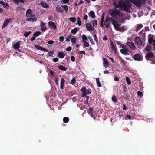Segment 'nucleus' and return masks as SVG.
<instances>
[{"mask_svg": "<svg viewBox=\"0 0 155 155\" xmlns=\"http://www.w3.org/2000/svg\"><path fill=\"white\" fill-rule=\"evenodd\" d=\"M132 3L138 6H140L142 4H144L147 0H130Z\"/></svg>", "mask_w": 155, "mask_h": 155, "instance_id": "3", "label": "nucleus"}, {"mask_svg": "<svg viewBox=\"0 0 155 155\" xmlns=\"http://www.w3.org/2000/svg\"><path fill=\"white\" fill-rule=\"evenodd\" d=\"M86 28L88 31H93L94 29V28L90 23H88L86 24Z\"/></svg>", "mask_w": 155, "mask_h": 155, "instance_id": "5", "label": "nucleus"}, {"mask_svg": "<svg viewBox=\"0 0 155 155\" xmlns=\"http://www.w3.org/2000/svg\"><path fill=\"white\" fill-rule=\"evenodd\" d=\"M151 47L150 45H147L143 50L144 52L149 51L151 50Z\"/></svg>", "mask_w": 155, "mask_h": 155, "instance_id": "24", "label": "nucleus"}, {"mask_svg": "<svg viewBox=\"0 0 155 155\" xmlns=\"http://www.w3.org/2000/svg\"><path fill=\"white\" fill-rule=\"evenodd\" d=\"M26 15L27 17H32L35 16V15H33L32 11L30 9L27 10Z\"/></svg>", "mask_w": 155, "mask_h": 155, "instance_id": "7", "label": "nucleus"}, {"mask_svg": "<svg viewBox=\"0 0 155 155\" xmlns=\"http://www.w3.org/2000/svg\"><path fill=\"white\" fill-rule=\"evenodd\" d=\"M64 40V37L63 36H60L59 37V41H60L62 42Z\"/></svg>", "mask_w": 155, "mask_h": 155, "instance_id": "58", "label": "nucleus"}, {"mask_svg": "<svg viewBox=\"0 0 155 155\" xmlns=\"http://www.w3.org/2000/svg\"><path fill=\"white\" fill-rule=\"evenodd\" d=\"M53 61L54 62H55L58 61V59L57 58H55L53 59Z\"/></svg>", "mask_w": 155, "mask_h": 155, "instance_id": "61", "label": "nucleus"}, {"mask_svg": "<svg viewBox=\"0 0 155 155\" xmlns=\"http://www.w3.org/2000/svg\"><path fill=\"white\" fill-rule=\"evenodd\" d=\"M84 43V45L85 47H88L89 46V44L86 41L83 42Z\"/></svg>", "mask_w": 155, "mask_h": 155, "instance_id": "42", "label": "nucleus"}, {"mask_svg": "<svg viewBox=\"0 0 155 155\" xmlns=\"http://www.w3.org/2000/svg\"><path fill=\"white\" fill-rule=\"evenodd\" d=\"M82 38L83 42L86 41V40L87 39V37L84 34L82 35Z\"/></svg>", "mask_w": 155, "mask_h": 155, "instance_id": "29", "label": "nucleus"}, {"mask_svg": "<svg viewBox=\"0 0 155 155\" xmlns=\"http://www.w3.org/2000/svg\"><path fill=\"white\" fill-rule=\"evenodd\" d=\"M89 15L90 17H92L93 18H94L95 17V13L93 11H91L89 13Z\"/></svg>", "mask_w": 155, "mask_h": 155, "instance_id": "25", "label": "nucleus"}, {"mask_svg": "<svg viewBox=\"0 0 155 155\" xmlns=\"http://www.w3.org/2000/svg\"><path fill=\"white\" fill-rule=\"evenodd\" d=\"M11 21V19H6L4 22L2 28H5Z\"/></svg>", "mask_w": 155, "mask_h": 155, "instance_id": "11", "label": "nucleus"}, {"mask_svg": "<svg viewBox=\"0 0 155 155\" xmlns=\"http://www.w3.org/2000/svg\"><path fill=\"white\" fill-rule=\"evenodd\" d=\"M58 68L61 70L65 71L67 70V68H66L62 65L58 66Z\"/></svg>", "mask_w": 155, "mask_h": 155, "instance_id": "28", "label": "nucleus"}, {"mask_svg": "<svg viewBox=\"0 0 155 155\" xmlns=\"http://www.w3.org/2000/svg\"><path fill=\"white\" fill-rule=\"evenodd\" d=\"M135 43L138 45H140L142 46H144L145 42L143 41H141L140 38L139 37H137L135 38Z\"/></svg>", "mask_w": 155, "mask_h": 155, "instance_id": "4", "label": "nucleus"}, {"mask_svg": "<svg viewBox=\"0 0 155 155\" xmlns=\"http://www.w3.org/2000/svg\"><path fill=\"white\" fill-rule=\"evenodd\" d=\"M65 82V80L64 78H61V84L60 86V88L61 90L64 89V83Z\"/></svg>", "mask_w": 155, "mask_h": 155, "instance_id": "17", "label": "nucleus"}, {"mask_svg": "<svg viewBox=\"0 0 155 155\" xmlns=\"http://www.w3.org/2000/svg\"><path fill=\"white\" fill-rule=\"evenodd\" d=\"M120 52L124 55H127L129 54V51L127 49H120Z\"/></svg>", "mask_w": 155, "mask_h": 155, "instance_id": "16", "label": "nucleus"}, {"mask_svg": "<svg viewBox=\"0 0 155 155\" xmlns=\"http://www.w3.org/2000/svg\"><path fill=\"white\" fill-rule=\"evenodd\" d=\"M35 47L38 50H41L42 47L37 45H35Z\"/></svg>", "mask_w": 155, "mask_h": 155, "instance_id": "44", "label": "nucleus"}, {"mask_svg": "<svg viewBox=\"0 0 155 155\" xmlns=\"http://www.w3.org/2000/svg\"><path fill=\"white\" fill-rule=\"evenodd\" d=\"M54 51H51L49 52L48 54L49 56H51L54 53Z\"/></svg>", "mask_w": 155, "mask_h": 155, "instance_id": "52", "label": "nucleus"}, {"mask_svg": "<svg viewBox=\"0 0 155 155\" xmlns=\"http://www.w3.org/2000/svg\"><path fill=\"white\" fill-rule=\"evenodd\" d=\"M109 13L113 18L119 21V22H118L113 18H110L111 23L116 31L122 32L127 29V28L126 26H121L120 23L123 22L126 19L129 20L130 18L129 16L124 14L117 8L110 10Z\"/></svg>", "mask_w": 155, "mask_h": 155, "instance_id": "1", "label": "nucleus"}, {"mask_svg": "<svg viewBox=\"0 0 155 155\" xmlns=\"http://www.w3.org/2000/svg\"><path fill=\"white\" fill-rule=\"evenodd\" d=\"M121 45V47L122 48V49H127L126 47V46L124 44H120Z\"/></svg>", "mask_w": 155, "mask_h": 155, "instance_id": "53", "label": "nucleus"}, {"mask_svg": "<svg viewBox=\"0 0 155 155\" xmlns=\"http://www.w3.org/2000/svg\"><path fill=\"white\" fill-rule=\"evenodd\" d=\"M0 3L2 4L4 7H7L8 6V4L7 3H5L3 1H0Z\"/></svg>", "mask_w": 155, "mask_h": 155, "instance_id": "31", "label": "nucleus"}, {"mask_svg": "<svg viewBox=\"0 0 155 155\" xmlns=\"http://www.w3.org/2000/svg\"><path fill=\"white\" fill-rule=\"evenodd\" d=\"M71 36L72 35H69L68 36L67 38H66V41L67 42L69 41L70 39V38H71Z\"/></svg>", "mask_w": 155, "mask_h": 155, "instance_id": "46", "label": "nucleus"}, {"mask_svg": "<svg viewBox=\"0 0 155 155\" xmlns=\"http://www.w3.org/2000/svg\"><path fill=\"white\" fill-rule=\"evenodd\" d=\"M89 114L90 115L91 117L93 118L94 120L96 119V118L94 117V112L92 107H90L89 108V111H88Z\"/></svg>", "mask_w": 155, "mask_h": 155, "instance_id": "8", "label": "nucleus"}, {"mask_svg": "<svg viewBox=\"0 0 155 155\" xmlns=\"http://www.w3.org/2000/svg\"><path fill=\"white\" fill-rule=\"evenodd\" d=\"M143 27V26L142 25H138L137 26V29H139Z\"/></svg>", "mask_w": 155, "mask_h": 155, "instance_id": "60", "label": "nucleus"}, {"mask_svg": "<svg viewBox=\"0 0 155 155\" xmlns=\"http://www.w3.org/2000/svg\"><path fill=\"white\" fill-rule=\"evenodd\" d=\"M143 15V12L142 11L139 12L138 13V16L140 17Z\"/></svg>", "mask_w": 155, "mask_h": 155, "instance_id": "56", "label": "nucleus"}, {"mask_svg": "<svg viewBox=\"0 0 155 155\" xmlns=\"http://www.w3.org/2000/svg\"><path fill=\"white\" fill-rule=\"evenodd\" d=\"M77 40L76 37L75 36H71V41L73 44H75Z\"/></svg>", "mask_w": 155, "mask_h": 155, "instance_id": "23", "label": "nucleus"}, {"mask_svg": "<svg viewBox=\"0 0 155 155\" xmlns=\"http://www.w3.org/2000/svg\"><path fill=\"white\" fill-rule=\"evenodd\" d=\"M61 7L64 8L65 11L67 12L68 11V7L67 5H61Z\"/></svg>", "mask_w": 155, "mask_h": 155, "instance_id": "32", "label": "nucleus"}, {"mask_svg": "<svg viewBox=\"0 0 155 155\" xmlns=\"http://www.w3.org/2000/svg\"><path fill=\"white\" fill-rule=\"evenodd\" d=\"M147 57L150 58H152L153 56V53L151 52H149L147 55Z\"/></svg>", "mask_w": 155, "mask_h": 155, "instance_id": "34", "label": "nucleus"}, {"mask_svg": "<svg viewBox=\"0 0 155 155\" xmlns=\"http://www.w3.org/2000/svg\"><path fill=\"white\" fill-rule=\"evenodd\" d=\"M48 26L51 28H53L54 29H56V26L55 23L52 22L50 21L48 23Z\"/></svg>", "mask_w": 155, "mask_h": 155, "instance_id": "14", "label": "nucleus"}, {"mask_svg": "<svg viewBox=\"0 0 155 155\" xmlns=\"http://www.w3.org/2000/svg\"><path fill=\"white\" fill-rule=\"evenodd\" d=\"M126 82L128 85H129L131 83V81L130 78H126Z\"/></svg>", "mask_w": 155, "mask_h": 155, "instance_id": "38", "label": "nucleus"}, {"mask_svg": "<svg viewBox=\"0 0 155 155\" xmlns=\"http://www.w3.org/2000/svg\"><path fill=\"white\" fill-rule=\"evenodd\" d=\"M75 78H73V79L71 80V82H70V84H74L76 82Z\"/></svg>", "mask_w": 155, "mask_h": 155, "instance_id": "45", "label": "nucleus"}, {"mask_svg": "<svg viewBox=\"0 0 155 155\" xmlns=\"http://www.w3.org/2000/svg\"><path fill=\"white\" fill-rule=\"evenodd\" d=\"M93 37L94 38V40L96 41V42H97V37L96 35H93Z\"/></svg>", "mask_w": 155, "mask_h": 155, "instance_id": "55", "label": "nucleus"}, {"mask_svg": "<svg viewBox=\"0 0 155 155\" xmlns=\"http://www.w3.org/2000/svg\"><path fill=\"white\" fill-rule=\"evenodd\" d=\"M112 18L110 17L107 18L104 22V25L106 28H108L109 26L110 22H111V21L110 19Z\"/></svg>", "mask_w": 155, "mask_h": 155, "instance_id": "9", "label": "nucleus"}, {"mask_svg": "<svg viewBox=\"0 0 155 155\" xmlns=\"http://www.w3.org/2000/svg\"><path fill=\"white\" fill-rule=\"evenodd\" d=\"M79 30V28H75L74 29L71 30V33L74 34L76 33Z\"/></svg>", "mask_w": 155, "mask_h": 155, "instance_id": "26", "label": "nucleus"}, {"mask_svg": "<svg viewBox=\"0 0 155 155\" xmlns=\"http://www.w3.org/2000/svg\"><path fill=\"white\" fill-rule=\"evenodd\" d=\"M41 5L43 7H45L46 8H47L49 7V6L45 2L42 3L41 4Z\"/></svg>", "mask_w": 155, "mask_h": 155, "instance_id": "39", "label": "nucleus"}, {"mask_svg": "<svg viewBox=\"0 0 155 155\" xmlns=\"http://www.w3.org/2000/svg\"><path fill=\"white\" fill-rule=\"evenodd\" d=\"M41 51H42L44 52H48V51L46 49L42 47L41 49Z\"/></svg>", "mask_w": 155, "mask_h": 155, "instance_id": "64", "label": "nucleus"}, {"mask_svg": "<svg viewBox=\"0 0 155 155\" xmlns=\"http://www.w3.org/2000/svg\"><path fill=\"white\" fill-rule=\"evenodd\" d=\"M69 118L67 117H64L63 119V122L64 123H67L69 121Z\"/></svg>", "mask_w": 155, "mask_h": 155, "instance_id": "30", "label": "nucleus"}, {"mask_svg": "<svg viewBox=\"0 0 155 155\" xmlns=\"http://www.w3.org/2000/svg\"><path fill=\"white\" fill-rule=\"evenodd\" d=\"M77 22L78 25L80 26L81 25V21L80 18L79 17H78L77 18Z\"/></svg>", "mask_w": 155, "mask_h": 155, "instance_id": "40", "label": "nucleus"}, {"mask_svg": "<svg viewBox=\"0 0 155 155\" xmlns=\"http://www.w3.org/2000/svg\"><path fill=\"white\" fill-rule=\"evenodd\" d=\"M41 51H42L44 52H48V51L46 49L42 47L41 49Z\"/></svg>", "mask_w": 155, "mask_h": 155, "instance_id": "63", "label": "nucleus"}, {"mask_svg": "<svg viewBox=\"0 0 155 155\" xmlns=\"http://www.w3.org/2000/svg\"><path fill=\"white\" fill-rule=\"evenodd\" d=\"M12 46L15 49L19 50V48L20 47L19 42H18L17 43L12 44Z\"/></svg>", "mask_w": 155, "mask_h": 155, "instance_id": "15", "label": "nucleus"}, {"mask_svg": "<svg viewBox=\"0 0 155 155\" xmlns=\"http://www.w3.org/2000/svg\"><path fill=\"white\" fill-rule=\"evenodd\" d=\"M131 2L130 0H129ZM114 5L121 9H123L127 12H130L131 8V4L128 0H119L118 3L115 2L113 3Z\"/></svg>", "mask_w": 155, "mask_h": 155, "instance_id": "2", "label": "nucleus"}, {"mask_svg": "<svg viewBox=\"0 0 155 155\" xmlns=\"http://www.w3.org/2000/svg\"><path fill=\"white\" fill-rule=\"evenodd\" d=\"M96 79L97 84V85L98 87H101L102 85L101 82L102 81H100V80H99V78H96Z\"/></svg>", "mask_w": 155, "mask_h": 155, "instance_id": "18", "label": "nucleus"}, {"mask_svg": "<svg viewBox=\"0 0 155 155\" xmlns=\"http://www.w3.org/2000/svg\"><path fill=\"white\" fill-rule=\"evenodd\" d=\"M112 101L114 102H116L117 101V100L116 96L115 95H113L112 97Z\"/></svg>", "mask_w": 155, "mask_h": 155, "instance_id": "35", "label": "nucleus"}, {"mask_svg": "<svg viewBox=\"0 0 155 155\" xmlns=\"http://www.w3.org/2000/svg\"><path fill=\"white\" fill-rule=\"evenodd\" d=\"M54 81L55 83L56 84L58 85V78H56L54 80Z\"/></svg>", "mask_w": 155, "mask_h": 155, "instance_id": "54", "label": "nucleus"}, {"mask_svg": "<svg viewBox=\"0 0 155 155\" xmlns=\"http://www.w3.org/2000/svg\"><path fill=\"white\" fill-rule=\"evenodd\" d=\"M80 91L81 93H86L87 91L86 87H83Z\"/></svg>", "mask_w": 155, "mask_h": 155, "instance_id": "37", "label": "nucleus"}, {"mask_svg": "<svg viewBox=\"0 0 155 155\" xmlns=\"http://www.w3.org/2000/svg\"><path fill=\"white\" fill-rule=\"evenodd\" d=\"M47 43L49 45H52L54 43V41L52 40H51L47 42Z\"/></svg>", "mask_w": 155, "mask_h": 155, "instance_id": "51", "label": "nucleus"}, {"mask_svg": "<svg viewBox=\"0 0 155 155\" xmlns=\"http://www.w3.org/2000/svg\"><path fill=\"white\" fill-rule=\"evenodd\" d=\"M36 37L33 34V35L32 36V38H31V40L33 41L35 40L36 38Z\"/></svg>", "mask_w": 155, "mask_h": 155, "instance_id": "62", "label": "nucleus"}, {"mask_svg": "<svg viewBox=\"0 0 155 155\" xmlns=\"http://www.w3.org/2000/svg\"><path fill=\"white\" fill-rule=\"evenodd\" d=\"M137 94L138 96L140 97H142L143 96V93L140 91H137Z\"/></svg>", "mask_w": 155, "mask_h": 155, "instance_id": "43", "label": "nucleus"}, {"mask_svg": "<svg viewBox=\"0 0 155 155\" xmlns=\"http://www.w3.org/2000/svg\"><path fill=\"white\" fill-rule=\"evenodd\" d=\"M104 21V17H103L101 19V24H100V26L101 27H103L104 25H103V22Z\"/></svg>", "mask_w": 155, "mask_h": 155, "instance_id": "41", "label": "nucleus"}, {"mask_svg": "<svg viewBox=\"0 0 155 155\" xmlns=\"http://www.w3.org/2000/svg\"><path fill=\"white\" fill-rule=\"evenodd\" d=\"M46 25V23H43L42 22H40V26L41 27V29L42 31H45L47 28L45 26Z\"/></svg>", "mask_w": 155, "mask_h": 155, "instance_id": "12", "label": "nucleus"}, {"mask_svg": "<svg viewBox=\"0 0 155 155\" xmlns=\"http://www.w3.org/2000/svg\"><path fill=\"white\" fill-rule=\"evenodd\" d=\"M88 38L90 40V42L92 44H94V43L93 41L92 38V37L91 36H88Z\"/></svg>", "mask_w": 155, "mask_h": 155, "instance_id": "47", "label": "nucleus"}, {"mask_svg": "<svg viewBox=\"0 0 155 155\" xmlns=\"http://www.w3.org/2000/svg\"><path fill=\"white\" fill-rule=\"evenodd\" d=\"M112 51H114V52L116 53L117 51V50L116 47L114 46L112 43H111L110 45Z\"/></svg>", "mask_w": 155, "mask_h": 155, "instance_id": "22", "label": "nucleus"}, {"mask_svg": "<svg viewBox=\"0 0 155 155\" xmlns=\"http://www.w3.org/2000/svg\"><path fill=\"white\" fill-rule=\"evenodd\" d=\"M31 31H29L28 32H26L25 31L24 33V36H25V37H27L29 35L31 34Z\"/></svg>", "mask_w": 155, "mask_h": 155, "instance_id": "36", "label": "nucleus"}, {"mask_svg": "<svg viewBox=\"0 0 155 155\" xmlns=\"http://www.w3.org/2000/svg\"><path fill=\"white\" fill-rule=\"evenodd\" d=\"M41 34V32L40 31H37L36 32H35L34 35H35L36 37H37L38 36H39V35H40Z\"/></svg>", "mask_w": 155, "mask_h": 155, "instance_id": "49", "label": "nucleus"}, {"mask_svg": "<svg viewBox=\"0 0 155 155\" xmlns=\"http://www.w3.org/2000/svg\"><path fill=\"white\" fill-rule=\"evenodd\" d=\"M30 18H27L26 19V21H29L31 22H34L35 21H36L37 19L36 17L32 18V17H30Z\"/></svg>", "mask_w": 155, "mask_h": 155, "instance_id": "20", "label": "nucleus"}, {"mask_svg": "<svg viewBox=\"0 0 155 155\" xmlns=\"http://www.w3.org/2000/svg\"><path fill=\"white\" fill-rule=\"evenodd\" d=\"M75 57L74 56H72L71 57V60L73 62L75 61Z\"/></svg>", "mask_w": 155, "mask_h": 155, "instance_id": "59", "label": "nucleus"}, {"mask_svg": "<svg viewBox=\"0 0 155 155\" xmlns=\"http://www.w3.org/2000/svg\"><path fill=\"white\" fill-rule=\"evenodd\" d=\"M83 18L85 20H87L88 18V16H87V15L85 14H84V15Z\"/></svg>", "mask_w": 155, "mask_h": 155, "instance_id": "57", "label": "nucleus"}, {"mask_svg": "<svg viewBox=\"0 0 155 155\" xmlns=\"http://www.w3.org/2000/svg\"><path fill=\"white\" fill-rule=\"evenodd\" d=\"M153 41V38L152 37H150L148 39V41L150 44H152Z\"/></svg>", "mask_w": 155, "mask_h": 155, "instance_id": "48", "label": "nucleus"}, {"mask_svg": "<svg viewBox=\"0 0 155 155\" xmlns=\"http://www.w3.org/2000/svg\"><path fill=\"white\" fill-rule=\"evenodd\" d=\"M126 44L129 46L132 50H134L136 47L132 41H127L126 43Z\"/></svg>", "mask_w": 155, "mask_h": 155, "instance_id": "6", "label": "nucleus"}, {"mask_svg": "<svg viewBox=\"0 0 155 155\" xmlns=\"http://www.w3.org/2000/svg\"><path fill=\"white\" fill-rule=\"evenodd\" d=\"M103 65L105 68H107L109 66V63L107 60L105 58L103 59Z\"/></svg>", "mask_w": 155, "mask_h": 155, "instance_id": "13", "label": "nucleus"}, {"mask_svg": "<svg viewBox=\"0 0 155 155\" xmlns=\"http://www.w3.org/2000/svg\"><path fill=\"white\" fill-rule=\"evenodd\" d=\"M133 58L135 60L139 61H141L142 60L140 55L139 54L135 55L133 57Z\"/></svg>", "mask_w": 155, "mask_h": 155, "instance_id": "10", "label": "nucleus"}, {"mask_svg": "<svg viewBox=\"0 0 155 155\" xmlns=\"http://www.w3.org/2000/svg\"><path fill=\"white\" fill-rule=\"evenodd\" d=\"M86 93L87 94H91V89H89L87 90Z\"/></svg>", "mask_w": 155, "mask_h": 155, "instance_id": "50", "label": "nucleus"}, {"mask_svg": "<svg viewBox=\"0 0 155 155\" xmlns=\"http://www.w3.org/2000/svg\"><path fill=\"white\" fill-rule=\"evenodd\" d=\"M56 11L62 13L63 12V10L61 7H59L58 5H57L56 7Z\"/></svg>", "mask_w": 155, "mask_h": 155, "instance_id": "21", "label": "nucleus"}, {"mask_svg": "<svg viewBox=\"0 0 155 155\" xmlns=\"http://www.w3.org/2000/svg\"><path fill=\"white\" fill-rule=\"evenodd\" d=\"M65 54L62 52H59L58 53V56L61 58H63L65 56Z\"/></svg>", "mask_w": 155, "mask_h": 155, "instance_id": "19", "label": "nucleus"}, {"mask_svg": "<svg viewBox=\"0 0 155 155\" xmlns=\"http://www.w3.org/2000/svg\"><path fill=\"white\" fill-rule=\"evenodd\" d=\"M69 20L73 23H74L76 21V19L74 17H70L69 18Z\"/></svg>", "mask_w": 155, "mask_h": 155, "instance_id": "33", "label": "nucleus"}, {"mask_svg": "<svg viewBox=\"0 0 155 155\" xmlns=\"http://www.w3.org/2000/svg\"><path fill=\"white\" fill-rule=\"evenodd\" d=\"M92 26L93 27L96 28L97 25V21L96 20H94L92 22Z\"/></svg>", "mask_w": 155, "mask_h": 155, "instance_id": "27", "label": "nucleus"}]
</instances>
